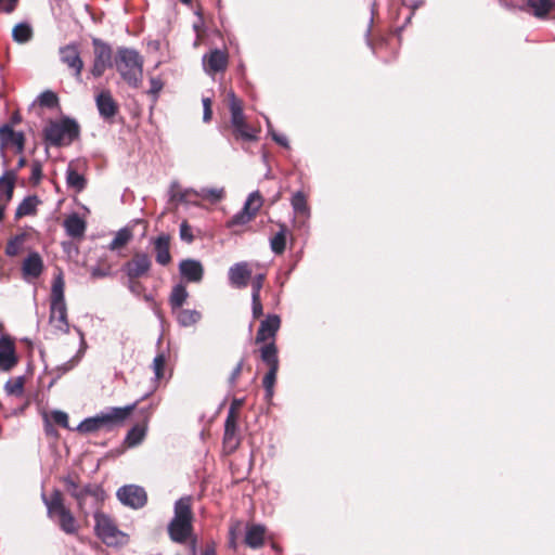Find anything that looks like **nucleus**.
Returning a JSON list of instances; mask_svg holds the SVG:
<instances>
[{"label":"nucleus","instance_id":"52","mask_svg":"<svg viewBox=\"0 0 555 555\" xmlns=\"http://www.w3.org/2000/svg\"><path fill=\"white\" fill-rule=\"evenodd\" d=\"M227 99L229 102L230 113H232L236 106L243 107L242 101L235 95V93L232 90L228 91Z\"/></svg>","mask_w":555,"mask_h":555},{"label":"nucleus","instance_id":"3","mask_svg":"<svg viewBox=\"0 0 555 555\" xmlns=\"http://www.w3.org/2000/svg\"><path fill=\"white\" fill-rule=\"evenodd\" d=\"M64 287L65 282L62 273H60L54 278L52 283L49 322L51 326L61 334H67L69 332Z\"/></svg>","mask_w":555,"mask_h":555},{"label":"nucleus","instance_id":"56","mask_svg":"<svg viewBox=\"0 0 555 555\" xmlns=\"http://www.w3.org/2000/svg\"><path fill=\"white\" fill-rule=\"evenodd\" d=\"M17 2L18 0H0V9L5 13H12Z\"/></svg>","mask_w":555,"mask_h":555},{"label":"nucleus","instance_id":"12","mask_svg":"<svg viewBox=\"0 0 555 555\" xmlns=\"http://www.w3.org/2000/svg\"><path fill=\"white\" fill-rule=\"evenodd\" d=\"M18 362L14 339L8 334L0 336V371L10 372Z\"/></svg>","mask_w":555,"mask_h":555},{"label":"nucleus","instance_id":"39","mask_svg":"<svg viewBox=\"0 0 555 555\" xmlns=\"http://www.w3.org/2000/svg\"><path fill=\"white\" fill-rule=\"evenodd\" d=\"M132 238V232L128 228H122L118 230L108 245L111 250H117L124 246H126Z\"/></svg>","mask_w":555,"mask_h":555},{"label":"nucleus","instance_id":"23","mask_svg":"<svg viewBox=\"0 0 555 555\" xmlns=\"http://www.w3.org/2000/svg\"><path fill=\"white\" fill-rule=\"evenodd\" d=\"M43 271V261L37 251L30 253L23 261L22 272L25 279H37Z\"/></svg>","mask_w":555,"mask_h":555},{"label":"nucleus","instance_id":"48","mask_svg":"<svg viewBox=\"0 0 555 555\" xmlns=\"http://www.w3.org/2000/svg\"><path fill=\"white\" fill-rule=\"evenodd\" d=\"M264 282V275L263 274H257L255 275L250 281L251 286V297H260V292L263 286Z\"/></svg>","mask_w":555,"mask_h":555},{"label":"nucleus","instance_id":"5","mask_svg":"<svg viewBox=\"0 0 555 555\" xmlns=\"http://www.w3.org/2000/svg\"><path fill=\"white\" fill-rule=\"evenodd\" d=\"M134 406L135 404L124 408H112L108 412L85 418L79 423L76 429L82 434H90L102 428H111L113 425L124 422L130 415Z\"/></svg>","mask_w":555,"mask_h":555},{"label":"nucleus","instance_id":"24","mask_svg":"<svg viewBox=\"0 0 555 555\" xmlns=\"http://www.w3.org/2000/svg\"><path fill=\"white\" fill-rule=\"evenodd\" d=\"M169 245L170 236L168 234H160L154 240L155 258L160 266H167L171 261Z\"/></svg>","mask_w":555,"mask_h":555},{"label":"nucleus","instance_id":"1","mask_svg":"<svg viewBox=\"0 0 555 555\" xmlns=\"http://www.w3.org/2000/svg\"><path fill=\"white\" fill-rule=\"evenodd\" d=\"M192 496L185 495L175 502L173 517L167 526L170 540L178 544L186 543L193 535Z\"/></svg>","mask_w":555,"mask_h":555},{"label":"nucleus","instance_id":"26","mask_svg":"<svg viewBox=\"0 0 555 555\" xmlns=\"http://www.w3.org/2000/svg\"><path fill=\"white\" fill-rule=\"evenodd\" d=\"M16 173L13 170L5 171L0 177V202L8 204L13 196Z\"/></svg>","mask_w":555,"mask_h":555},{"label":"nucleus","instance_id":"8","mask_svg":"<svg viewBox=\"0 0 555 555\" xmlns=\"http://www.w3.org/2000/svg\"><path fill=\"white\" fill-rule=\"evenodd\" d=\"M260 358L261 361L269 367L268 372L263 376L262 385L266 390V399L271 400L274 393V385L279 371L278 347L274 341L264 344L260 348Z\"/></svg>","mask_w":555,"mask_h":555},{"label":"nucleus","instance_id":"27","mask_svg":"<svg viewBox=\"0 0 555 555\" xmlns=\"http://www.w3.org/2000/svg\"><path fill=\"white\" fill-rule=\"evenodd\" d=\"M64 229L68 236L73 238L81 237L86 231V222L77 214L69 215L64 220Z\"/></svg>","mask_w":555,"mask_h":555},{"label":"nucleus","instance_id":"31","mask_svg":"<svg viewBox=\"0 0 555 555\" xmlns=\"http://www.w3.org/2000/svg\"><path fill=\"white\" fill-rule=\"evenodd\" d=\"M189 297V293L183 284H177L173 286L170 297L169 304L173 311L181 309Z\"/></svg>","mask_w":555,"mask_h":555},{"label":"nucleus","instance_id":"30","mask_svg":"<svg viewBox=\"0 0 555 555\" xmlns=\"http://www.w3.org/2000/svg\"><path fill=\"white\" fill-rule=\"evenodd\" d=\"M171 198L178 199L179 202L185 204H196L197 192L198 190L194 189H184L179 190V185L177 183H172L170 186Z\"/></svg>","mask_w":555,"mask_h":555},{"label":"nucleus","instance_id":"57","mask_svg":"<svg viewBox=\"0 0 555 555\" xmlns=\"http://www.w3.org/2000/svg\"><path fill=\"white\" fill-rule=\"evenodd\" d=\"M111 275L109 269H102L100 267H93L91 269V276L94 279L105 278Z\"/></svg>","mask_w":555,"mask_h":555},{"label":"nucleus","instance_id":"55","mask_svg":"<svg viewBox=\"0 0 555 555\" xmlns=\"http://www.w3.org/2000/svg\"><path fill=\"white\" fill-rule=\"evenodd\" d=\"M180 237L189 243L193 241V234L186 222H182L180 225Z\"/></svg>","mask_w":555,"mask_h":555},{"label":"nucleus","instance_id":"37","mask_svg":"<svg viewBox=\"0 0 555 555\" xmlns=\"http://www.w3.org/2000/svg\"><path fill=\"white\" fill-rule=\"evenodd\" d=\"M527 4L533 10L537 17H545L555 7V0H528Z\"/></svg>","mask_w":555,"mask_h":555},{"label":"nucleus","instance_id":"35","mask_svg":"<svg viewBox=\"0 0 555 555\" xmlns=\"http://www.w3.org/2000/svg\"><path fill=\"white\" fill-rule=\"evenodd\" d=\"M223 188H202L197 192V197L208 201L211 204L221 202L224 198Z\"/></svg>","mask_w":555,"mask_h":555},{"label":"nucleus","instance_id":"42","mask_svg":"<svg viewBox=\"0 0 555 555\" xmlns=\"http://www.w3.org/2000/svg\"><path fill=\"white\" fill-rule=\"evenodd\" d=\"M144 436L145 429L140 426H134L128 431L125 442L128 447H135L143 441Z\"/></svg>","mask_w":555,"mask_h":555},{"label":"nucleus","instance_id":"6","mask_svg":"<svg viewBox=\"0 0 555 555\" xmlns=\"http://www.w3.org/2000/svg\"><path fill=\"white\" fill-rule=\"evenodd\" d=\"M95 534L108 546H122L128 543V535L118 529L115 521L106 514L94 513Z\"/></svg>","mask_w":555,"mask_h":555},{"label":"nucleus","instance_id":"60","mask_svg":"<svg viewBox=\"0 0 555 555\" xmlns=\"http://www.w3.org/2000/svg\"><path fill=\"white\" fill-rule=\"evenodd\" d=\"M151 82H152L151 91L153 93H157L162 89V83L156 79H152Z\"/></svg>","mask_w":555,"mask_h":555},{"label":"nucleus","instance_id":"53","mask_svg":"<svg viewBox=\"0 0 555 555\" xmlns=\"http://www.w3.org/2000/svg\"><path fill=\"white\" fill-rule=\"evenodd\" d=\"M243 365H244V359H242L237 364L236 366L233 369L230 377H229V384L231 386H234L242 373V370H243Z\"/></svg>","mask_w":555,"mask_h":555},{"label":"nucleus","instance_id":"11","mask_svg":"<svg viewBox=\"0 0 555 555\" xmlns=\"http://www.w3.org/2000/svg\"><path fill=\"white\" fill-rule=\"evenodd\" d=\"M231 126L236 139L247 142L257 140V130L246 122L243 107L236 106L231 113Z\"/></svg>","mask_w":555,"mask_h":555},{"label":"nucleus","instance_id":"59","mask_svg":"<svg viewBox=\"0 0 555 555\" xmlns=\"http://www.w3.org/2000/svg\"><path fill=\"white\" fill-rule=\"evenodd\" d=\"M212 111L210 107H205L203 112V120L204 122H208L211 120Z\"/></svg>","mask_w":555,"mask_h":555},{"label":"nucleus","instance_id":"18","mask_svg":"<svg viewBox=\"0 0 555 555\" xmlns=\"http://www.w3.org/2000/svg\"><path fill=\"white\" fill-rule=\"evenodd\" d=\"M281 325V319L276 314H269L261 321L256 335V343H266L275 337Z\"/></svg>","mask_w":555,"mask_h":555},{"label":"nucleus","instance_id":"51","mask_svg":"<svg viewBox=\"0 0 555 555\" xmlns=\"http://www.w3.org/2000/svg\"><path fill=\"white\" fill-rule=\"evenodd\" d=\"M251 313L254 319H259L263 314L260 297H251Z\"/></svg>","mask_w":555,"mask_h":555},{"label":"nucleus","instance_id":"4","mask_svg":"<svg viewBox=\"0 0 555 555\" xmlns=\"http://www.w3.org/2000/svg\"><path fill=\"white\" fill-rule=\"evenodd\" d=\"M115 64L117 72L129 86H139L143 77V59L138 51L119 48Z\"/></svg>","mask_w":555,"mask_h":555},{"label":"nucleus","instance_id":"50","mask_svg":"<svg viewBox=\"0 0 555 555\" xmlns=\"http://www.w3.org/2000/svg\"><path fill=\"white\" fill-rule=\"evenodd\" d=\"M52 420L54 421V423H56L57 425L64 427V428H68V415L63 412V411H53L52 414Z\"/></svg>","mask_w":555,"mask_h":555},{"label":"nucleus","instance_id":"29","mask_svg":"<svg viewBox=\"0 0 555 555\" xmlns=\"http://www.w3.org/2000/svg\"><path fill=\"white\" fill-rule=\"evenodd\" d=\"M66 182L67 185L76 192H80L86 188L87 181L85 177L78 172L74 162L69 163L66 169Z\"/></svg>","mask_w":555,"mask_h":555},{"label":"nucleus","instance_id":"14","mask_svg":"<svg viewBox=\"0 0 555 555\" xmlns=\"http://www.w3.org/2000/svg\"><path fill=\"white\" fill-rule=\"evenodd\" d=\"M60 59L72 72L76 80H81L83 62L80 57L78 47L74 43L60 48Z\"/></svg>","mask_w":555,"mask_h":555},{"label":"nucleus","instance_id":"9","mask_svg":"<svg viewBox=\"0 0 555 555\" xmlns=\"http://www.w3.org/2000/svg\"><path fill=\"white\" fill-rule=\"evenodd\" d=\"M94 60L90 69L93 77H101L104 72L113 66V51L112 48L100 39H93Z\"/></svg>","mask_w":555,"mask_h":555},{"label":"nucleus","instance_id":"47","mask_svg":"<svg viewBox=\"0 0 555 555\" xmlns=\"http://www.w3.org/2000/svg\"><path fill=\"white\" fill-rule=\"evenodd\" d=\"M81 356L77 354L73 357L67 362L63 363L62 365L57 366L56 370V377H61L63 374L67 373L68 371L73 370L77 363L80 361Z\"/></svg>","mask_w":555,"mask_h":555},{"label":"nucleus","instance_id":"62","mask_svg":"<svg viewBox=\"0 0 555 555\" xmlns=\"http://www.w3.org/2000/svg\"><path fill=\"white\" fill-rule=\"evenodd\" d=\"M405 5L416 8L422 3V0H402Z\"/></svg>","mask_w":555,"mask_h":555},{"label":"nucleus","instance_id":"33","mask_svg":"<svg viewBox=\"0 0 555 555\" xmlns=\"http://www.w3.org/2000/svg\"><path fill=\"white\" fill-rule=\"evenodd\" d=\"M39 203L38 197L35 195L25 197L15 210V218L18 219L24 216L34 215Z\"/></svg>","mask_w":555,"mask_h":555},{"label":"nucleus","instance_id":"25","mask_svg":"<svg viewBox=\"0 0 555 555\" xmlns=\"http://www.w3.org/2000/svg\"><path fill=\"white\" fill-rule=\"evenodd\" d=\"M266 527L259 524L246 526L245 543L250 548H259L264 543Z\"/></svg>","mask_w":555,"mask_h":555},{"label":"nucleus","instance_id":"41","mask_svg":"<svg viewBox=\"0 0 555 555\" xmlns=\"http://www.w3.org/2000/svg\"><path fill=\"white\" fill-rule=\"evenodd\" d=\"M4 389L10 396L22 397L24 392V377L18 376L9 379L4 385Z\"/></svg>","mask_w":555,"mask_h":555},{"label":"nucleus","instance_id":"28","mask_svg":"<svg viewBox=\"0 0 555 555\" xmlns=\"http://www.w3.org/2000/svg\"><path fill=\"white\" fill-rule=\"evenodd\" d=\"M66 490L76 500L80 512H86V498H83L85 486L79 487L78 482L72 476L63 478Z\"/></svg>","mask_w":555,"mask_h":555},{"label":"nucleus","instance_id":"2","mask_svg":"<svg viewBox=\"0 0 555 555\" xmlns=\"http://www.w3.org/2000/svg\"><path fill=\"white\" fill-rule=\"evenodd\" d=\"M41 498L47 507L48 517L55 521L64 533H78L79 525L70 509L65 506L64 499L60 490H53L50 496L42 493Z\"/></svg>","mask_w":555,"mask_h":555},{"label":"nucleus","instance_id":"36","mask_svg":"<svg viewBox=\"0 0 555 555\" xmlns=\"http://www.w3.org/2000/svg\"><path fill=\"white\" fill-rule=\"evenodd\" d=\"M27 234L26 233H20L15 236L11 237L5 246V254L9 257H15L17 256L26 242Z\"/></svg>","mask_w":555,"mask_h":555},{"label":"nucleus","instance_id":"17","mask_svg":"<svg viewBox=\"0 0 555 555\" xmlns=\"http://www.w3.org/2000/svg\"><path fill=\"white\" fill-rule=\"evenodd\" d=\"M223 444L231 451H234L240 444V438L237 436V414L233 405L230 406L225 418Z\"/></svg>","mask_w":555,"mask_h":555},{"label":"nucleus","instance_id":"34","mask_svg":"<svg viewBox=\"0 0 555 555\" xmlns=\"http://www.w3.org/2000/svg\"><path fill=\"white\" fill-rule=\"evenodd\" d=\"M12 38L17 43H26L33 38V28L27 23H18L12 30Z\"/></svg>","mask_w":555,"mask_h":555},{"label":"nucleus","instance_id":"10","mask_svg":"<svg viewBox=\"0 0 555 555\" xmlns=\"http://www.w3.org/2000/svg\"><path fill=\"white\" fill-rule=\"evenodd\" d=\"M152 260L145 253H135L133 257L124 263L121 270L129 280L142 278L149 273Z\"/></svg>","mask_w":555,"mask_h":555},{"label":"nucleus","instance_id":"40","mask_svg":"<svg viewBox=\"0 0 555 555\" xmlns=\"http://www.w3.org/2000/svg\"><path fill=\"white\" fill-rule=\"evenodd\" d=\"M286 228L281 225L279 232L270 240V247L272 251L276 255H281L284 253L286 247Z\"/></svg>","mask_w":555,"mask_h":555},{"label":"nucleus","instance_id":"49","mask_svg":"<svg viewBox=\"0 0 555 555\" xmlns=\"http://www.w3.org/2000/svg\"><path fill=\"white\" fill-rule=\"evenodd\" d=\"M267 126H268V131L270 133V135L272 137V139L280 145L284 146V147H288V140L287 138L284 135V134H279L276 133L273 128H272V125L270 122L269 119H267Z\"/></svg>","mask_w":555,"mask_h":555},{"label":"nucleus","instance_id":"46","mask_svg":"<svg viewBox=\"0 0 555 555\" xmlns=\"http://www.w3.org/2000/svg\"><path fill=\"white\" fill-rule=\"evenodd\" d=\"M165 356L164 354H157L153 360V371L155 374L156 379H160L164 376V369H165Z\"/></svg>","mask_w":555,"mask_h":555},{"label":"nucleus","instance_id":"58","mask_svg":"<svg viewBox=\"0 0 555 555\" xmlns=\"http://www.w3.org/2000/svg\"><path fill=\"white\" fill-rule=\"evenodd\" d=\"M128 287H129L130 292L135 295H139L140 292L143 289L142 284H140L139 282H134V280H129Z\"/></svg>","mask_w":555,"mask_h":555},{"label":"nucleus","instance_id":"19","mask_svg":"<svg viewBox=\"0 0 555 555\" xmlns=\"http://www.w3.org/2000/svg\"><path fill=\"white\" fill-rule=\"evenodd\" d=\"M83 494V498H86V512L82 513L87 516L90 511L99 512V506L106 498L103 488L99 485L88 483L85 486Z\"/></svg>","mask_w":555,"mask_h":555},{"label":"nucleus","instance_id":"64","mask_svg":"<svg viewBox=\"0 0 555 555\" xmlns=\"http://www.w3.org/2000/svg\"><path fill=\"white\" fill-rule=\"evenodd\" d=\"M211 104H212V102H211L210 98H204L203 99V108H205V107H210L211 108Z\"/></svg>","mask_w":555,"mask_h":555},{"label":"nucleus","instance_id":"7","mask_svg":"<svg viewBox=\"0 0 555 555\" xmlns=\"http://www.w3.org/2000/svg\"><path fill=\"white\" fill-rule=\"evenodd\" d=\"M44 139L54 146L70 144L79 135L78 124L69 118L52 121L46 127Z\"/></svg>","mask_w":555,"mask_h":555},{"label":"nucleus","instance_id":"20","mask_svg":"<svg viewBox=\"0 0 555 555\" xmlns=\"http://www.w3.org/2000/svg\"><path fill=\"white\" fill-rule=\"evenodd\" d=\"M203 65L209 75L223 72L228 66V55L219 49L212 50L203 56Z\"/></svg>","mask_w":555,"mask_h":555},{"label":"nucleus","instance_id":"21","mask_svg":"<svg viewBox=\"0 0 555 555\" xmlns=\"http://www.w3.org/2000/svg\"><path fill=\"white\" fill-rule=\"evenodd\" d=\"M95 104L104 119L113 118L118 112V105L108 90H103L95 96Z\"/></svg>","mask_w":555,"mask_h":555},{"label":"nucleus","instance_id":"38","mask_svg":"<svg viewBox=\"0 0 555 555\" xmlns=\"http://www.w3.org/2000/svg\"><path fill=\"white\" fill-rule=\"evenodd\" d=\"M291 204H292V207H293L295 214L305 216V217L309 216L310 210H309V207L307 204V197L301 191H298L293 194Z\"/></svg>","mask_w":555,"mask_h":555},{"label":"nucleus","instance_id":"43","mask_svg":"<svg viewBox=\"0 0 555 555\" xmlns=\"http://www.w3.org/2000/svg\"><path fill=\"white\" fill-rule=\"evenodd\" d=\"M261 205H262V196L260 195V193L258 191H255L248 195V197L243 206V209H245L248 212L253 211L254 215L256 216V214L260 209Z\"/></svg>","mask_w":555,"mask_h":555},{"label":"nucleus","instance_id":"63","mask_svg":"<svg viewBox=\"0 0 555 555\" xmlns=\"http://www.w3.org/2000/svg\"><path fill=\"white\" fill-rule=\"evenodd\" d=\"M202 555H217L214 546H207Z\"/></svg>","mask_w":555,"mask_h":555},{"label":"nucleus","instance_id":"15","mask_svg":"<svg viewBox=\"0 0 555 555\" xmlns=\"http://www.w3.org/2000/svg\"><path fill=\"white\" fill-rule=\"evenodd\" d=\"M204 266L197 259H183L179 263V273L188 283H201L204 278Z\"/></svg>","mask_w":555,"mask_h":555},{"label":"nucleus","instance_id":"45","mask_svg":"<svg viewBox=\"0 0 555 555\" xmlns=\"http://www.w3.org/2000/svg\"><path fill=\"white\" fill-rule=\"evenodd\" d=\"M40 106L53 107L57 104V96L52 91H44L38 96Z\"/></svg>","mask_w":555,"mask_h":555},{"label":"nucleus","instance_id":"54","mask_svg":"<svg viewBox=\"0 0 555 555\" xmlns=\"http://www.w3.org/2000/svg\"><path fill=\"white\" fill-rule=\"evenodd\" d=\"M42 178V167H41V164L39 162H34L33 165H31V176H30V179L34 181V182H39Z\"/></svg>","mask_w":555,"mask_h":555},{"label":"nucleus","instance_id":"16","mask_svg":"<svg viewBox=\"0 0 555 555\" xmlns=\"http://www.w3.org/2000/svg\"><path fill=\"white\" fill-rule=\"evenodd\" d=\"M228 279L231 286L245 288L251 279V269L246 261L236 262L229 268Z\"/></svg>","mask_w":555,"mask_h":555},{"label":"nucleus","instance_id":"44","mask_svg":"<svg viewBox=\"0 0 555 555\" xmlns=\"http://www.w3.org/2000/svg\"><path fill=\"white\" fill-rule=\"evenodd\" d=\"M255 217L254 212H248L242 208L241 211L236 212L231 220L229 221V225H244L248 223Z\"/></svg>","mask_w":555,"mask_h":555},{"label":"nucleus","instance_id":"13","mask_svg":"<svg viewBox=\"0 0 555 555\" xmlns=\"http://www.w3.org/2000/svg\"><path fill=\"white\" fill-rule=\"evenodd\" d=\"M118 500L131 508H141L145 505L147 496L142 487L135 485L124 486L117 491Z\"/></svg>","mask_w":555,"mask_h":555},{"label":"nucleus","instance_id":"61","mask_svg":"<svg viewBox=\"0 0 555 555\" xmlns=\"http://www.w3.org/2000/svg\"><path fill=\"white\" fill-rule=\"evenodd\" d=\"M196 551H197V547H196V538L194 535H192V538L190 539V552L195 555L196 554Z\"/></svg>","mask_w":555,"mask_h":555},{"label":"nucleus","instance_id":"32","mask_svg":"<svg viewBox=\"0 0 555 555\" xmlns=\"http://www.w3.org/2000/svg\"><path fill=\"white\" fill-rule=\"evenodd\" d=\"M201 319H202L201 312L197 310H194V309H179L177 311V321L183 327L194 325Z\"/></svg>","mask_w":555,"mask_h":555},{"label":"nucleus","instance_id":"22","mask_svg":"<svg viewBox=\"0 0 555 555\" xmlns=\"http://www.w3.org/2000/svg\"><path fill=\"white\" fill-rule=\"evenodd\" d=\"M25 138L23 132H15L8 125L0 127V147L14 145L17 153L24 151Z\"/></svg>","mask_w":555,"mask_h":555}]
</instances>
